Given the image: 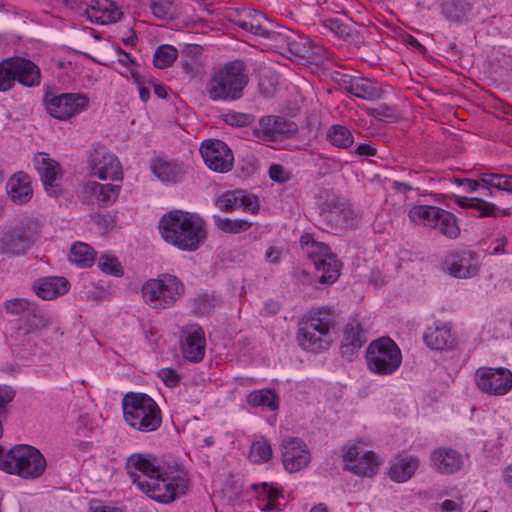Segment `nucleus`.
Returning a JSON list of instances; mask_svg holds the SVG:
<instances>
[{
  "instance_id": "1",
  "label": "nucleus",
  "mask_w": 512,
  "mask_h": 512,
  "mask_svg": "<svg viewBox=\"0 0 512 512\" xmlns=\"http://www.w3.org/2000/svg\"><path fill=\"white\" fill-rule=\"evenodd\" d=\"M127 473L134 484L149 498L170 503L189 488L187 471L178 463L159 466L150 454H133L126 463Z\"/></svg>"
},
{
  "instance_id": "2",
  "label": "nucleus",
  "mask_w": 512,
  "mask_h": 512,
  "mask_svg": "<svg viewBox=\"0 0 512 512\" xmlns=\"http://www.w3.org/2000/svg\"><path fill=\"white\" fill-rule=\"evenodd\" d=\"M204 221L197 215L181 210L164 214L159 221L162 238L182 251H195L206 238Z\"/></svg>"
},
{
  "instance_id": "3",
  "label": "nucleus",
  "mask_w": 512,
  "mask_h": 512,
  "mask_svg": "<svg viewBox=\"0 0 512 512\" xmlns=\"http://www.w3.org/2000/svg\"><path fill=\"white\" fill-rule=\"evenodd\" d=\"M247 83L243 62L231 61L213 70L205 88L212 101H235L242 97Z\"/></svg>"
},
{
  "instance_id": "4",
  "label": "nucleus",
  "mask_w": 512,
  "mask_h": 512,
  "mask_svg": "<svg viewBox=\"0 0 512 512\" xmlns=\"http://www.w3.org/2000/svg\"><path fill=\"white\" fill-rule=\"evenodd\" d=\"M47 466L44 455L34 446L18 444L8 452L0 449V469L26 480L39 478Z\"/></svg>"
},
{
  "instance_id": "5",
  "label": "nucleus",
  "mask_w": 512,
  "mask_h": 512,
  "mask_svg": "<svg viewBox=\"0 0 512 512\" xmlns=\"http://www.w3.org/2000/svg\"><path fill=\"white\" fill-rule=\"evenodd\" d=\"M126 422L141 432L156 431L162 423L161 411L157 403L144 393H127L122 400Z\"/></svg>"
},
{
  "instance_id": "6",
  "label": "nucleus",
  "mask_w": 512,
  "mask_h": 512,
  "mask_svg": "<svg viewBox=\"0 0 512 512\" xmlns=\"http://www.w3.org/2000/svg\"><path fill=\"white\" fill-rule=\"evenodd\" d=\"M185 287L175 275L163 273L157 278L147 280L142 286V295L146 303L155 309H166L183 296Z\"/></svg>"
},
{
  "instance_id": "7",
  "label": "nucleus",
  "mask_w": 512,
  "mask_h": 512,
  "mask_svg": "<svg viewBox=\"0 0 512 512\" xmlns=\"http://www.w3.org/2000/svg\"><path fill=\"white\" fill-rule=\"evenodd\" d=\"M303 253L312 261L319 275V282L332 284L339 277L340 264L327 244L317 242L310 234L300 238Z\"/></svg>"
},
{
  "instance_id": "8",
  "label": "nucleus",
  "mask_w": 512,
  "mask_h": 512,
  "mask_svg": "<svg viewBox=\"0 0 512 512\" xmlns=\"http://www.w3.org/2000/svg\"><path fill=\"white\" fill-rule=\"evenodd\" d=\"M401 362V351L397 344L389 337L376 339L367 347V367L374 374H393L399 368Z\"/></svg>"
},
{
  "instance_id": "9",
  "label": "nucleus",
  "mask_w": 512,
  "mask_h": 512,
  "mask_svg": "<svg viewBox=\"0 0 512 512\" xmlns=\"http://www.w3.org/2000/svg\"><path fill=\"white\" fill-rule=\"evenodd\" d=\"M408 217L417 225L437 229L447 238L455 239L460 235L456 217L449 211L429 205H415L410 208Z\"/></svg>"
},
{
  "instance_id": "10",
  "label": "nucleus",
  "mask_w": 512,
  "mask_h": 512,
  "mask_svg": "<svg viewBox=\"0 0 512 512\" xmlns=\"http://www.w3.org/2000/svg\"><path fill=\"white\" fill-rule=\"evenodd\" d=\"M33 87L40 83V69L30 60L14 57L0 62V91L12 88L14 82Z\"/></svg>"
},
{
  "instance_id": "11",
  "label": "nucleus",
  "mask_w": 512,
  "mask_h": 512,
  "mask_svg": "<svg viewBox=\"0 0 512 512\" xmlns=\"http://www.w3.org/2000/svg\"><path fill=\"white\" fill-rule=\"evenodd\" d=\"M356 218L351 204L339 196H327L320 206V221L327 231L338 233L351 228Z\"/></svg>"
},
{
  "instance_id": "12",
  "label": "nucleus",
  "mask_w": 512,
  "mask_h": 512,
  "mask_svg": "<svg viewBox=\"0 0 512 512\" xmlns=\"http://www.w3.org/2000/svg\"><path fill=\"white\" fill-rule=\"evenodd\" d=\"M480 266L478 255L469 249L451 251L442 262V270L458 279L475 277L480 271Z\"/></svg>"
},
{
  "instance_id": "13",
  "label": "nucleus",
  "mask_w": 512,
  "mask_h": 512,
  "mask_svg": "<svg viewBox=\"0 0 512 512\" xmlns=\"http://www.w3.org/2000/svg\"><path fill=\"white\" fill-rule=\"evenodd\" d=\"M475 381L478 389L482 392L503 396L512 389V372L504 367H482L476 371Z\"/></svg>"
},
{
  "instance_id": "14",
  "label": "nucleus",
  "mask_w": 512,
  "mask_h": 512,
  "mask_svg": "<svg viewBox=\"0 0 512 512\" xmlns=\"http://www.w3.org/2000/svg\"><path fill=\"white\" fill-rule=\"evenodd\" d=\"M89 98L80 93H63L52 97L46 102L47 112L55 119L65 121L85 111Z\"/></svg>"
},
{
  "instance_id": "15",
  "label": "nucleus",
  "mask_w": 512,
  "mask_h": 512,
  "mask_svg": "<svg viewBox=\"0 0 512 512\" xmlns=\"http://www.w3.org/2000/svg\"><path fill=\"white\" fill-rule=\"evenodd\" d=\"M39 233L36 221H28L4 234L0 240V251L10 255L23 254Z\"/></svg>"
},
{
  "instance_id": "16",
  "label": "nucleus",
  "mask_w": 512,
  "mask_h": 512,
  "mask_svg": "<svg viewBox=\"0 0 512 512\" xmlns=\"http://www.w3.org/2000/svg\"><path fill=\"white\" fill-rule=\"evenodd\" d=\"M298 133V125L279 116H264L253 129V134L264 141L292 138Z\"/></svg>"
},
{
  "instance_id": "17",
  "label": "nucleus",
  "mask_w": 512,
  "mask_h": 512,
  "mask_svg": "<svg viewBox=\"0 0 512 512\" xmlns=\"http://www.w3.org/2000/svg\"><path fill=\"white\" fill-rule=\"evenodd\" d=\"M200 154L206 166L215 172H228L233 166L231 149L221 140L207 139L202 142Z\"/></svg>"
},
{
  "instance_id": "18",
  "label": "nucleus",
  "mask_w": 512,
  "mask_h": 512,
  "mask_svg": "<svg viewBox=\"0 0 512 512\" xmlns=\"http://www.w3.org/2000/svg\"><path fill=\"white\" fill-rule=\"evenodd\" d=\"M91 173L102 180H121L122 167L117 157L105 147L95 148L88 159Z\"/></svg>"
},
{
  "instance_id": "19",
  "label": "nucleus",
  "mask_w": 512,
  "mask_h": 512,
  "mask_svg": "<svg viewBox=\"0 0 512 512\" xmlns=\"http://www.w3.org/2000/svg\"><path fill=\"white\" fill-rule=\"evenodd\" d=\"M281 455L283 466L290 473L304 469L311 461L308 446L296 437H286L282 440Z\"/></svg>"
},
{
  "instance_id": "20",
  "label": "nucleus",
  "mask_w": 512,
  "mask_h": 512,
  "mask_svg": "<svg viewBox=\"0 0 512 512\" xmlns=\"http://www.w3.org/2000/svg\"><path fill=\"white\" fill-rule=\"evenodd\" d=\"M80 3L74 6L69 0H64L66 5L77 8L87 16L91 22L106 25L120 20L121 11L110 0H79Z\"/></svg>"
},
{
  "instance_id": "21",
  "label": "nucleus",
  "mask_w": 512,
  "mask_h": 512,
  "mask_svg": "<svg viewBox=\"0 0 512 512\" xmlns=\"http://www.w3.org/2000/svg\"><path fill=\"white\" fill-rule=\"evenodd\" d=\"M345 469L361 477H373L379 462L374 452L363 451L357 446H352L343 456Z\"/></svg>"
},
{
  "instance_id": "22",
  "label": "nucleus",
  "mask_w": 512,
  "mask_h": 512,
  "mask_svg": "<svg viewBox=\"0 0 512 512\" xmlns=\"http://www.w3.org/2000/svg\"><path fill=\"white\" fill-rule=\"evenodd\" d=\"M183 356L194 363L201 361L205 354V336L198 324H188L181 330Z\"/></svg>"
},
{
  "instance_id": "23",
  "label": "nucleus",
  "mask_w": 512,
  "mask_h": 512,
  "mask_svg": "<svg viewBox=\"0 0 512 512\" xmlns=\"http://www.w3.org/2000/svg\"><path fill=\"white\" fill-rule=\"evenodd\" d=\"M300 325L304 326L306 336H309L310 340L311 331H317V333L331 336V332L336 327V317L331 309L321 307L308 312L303 317Z\"/></svg>"
},
{
  "instance_id": "24",
  "label": "nucleus",
  "mask_w": 512,
  "mask_h": 512,
  "mask_svg": "<svg viewBox=\"0 0 512 512\" xmlns=\"http://www.w3.org/2000/svg\"><path fill=\"white\" fill-rule=\"evenodd\" d=\"M35 167L38 170L42 184L48 195L57 197L62 193V188L57 180L60 176V166L46 154H39L35 160Z\"/></svg>"
},
{
  "instance_id": "25",
  "label": "nucleus",
  "mask_w": 512,
  "mask_h": 512,
  "mask_svg": "<svg viewBox=\"0 0 512 512\" xmlns=\"http://www.w3.org/2000/svg\"><path fill=\"white\" fill-rule=\"evenodd\" d=\"M120 185L111 183L101 184L96 181H86L83 184L82 195L88 203H98L108 206L115 202L120 192Z\"/></svg>"
},
{
  "instance_id": "26",
  "label": "nucleus",
  "mask_w": 512,
  "mask_h": 512,
  "mask_svg": "<svg viewBox=\"0 0 512 512\" xmlns=\"http://www.w3.org/2000/svg\"><path fill=\"white\" fill-rule=\"evenodd\" d=\"M423 341L429 348L439 351L453 349L456 345V338L451 332L450 325L440 321L427 327Z\"/></svg>"
},
{
  "instance_id": "27",
  "label": "nucleus",
  "mask_w": 512,
  "mask_h": 512,
  "mask_svg": "<svg viewBox=\"0 0 512 512\" xmlns=\"http://www.w3.org/2000/svg\"><path fill=\"white\" fill-rule=\"evenodd\" d=\"M430 460L432 467L441 474H453L459 471L464 458L457 450L449 447H440L432 451Z\"/></svg>"
},
{
  "instance_id": "28",
  "label": "nucleus",
  "mask_w": 512,
  "mask_h": 512,
  "mask_svg": "<svg viewBox=\"0 0 512 512\" xmlns=\"http://www.w3.org/2000/svg\"><path fill=\"white\" fill-rule=\"evenodd\" d=\"M70 283L65 277L49 276L36 281L33 289L44 300H53L68 292Z\"/></svg>"
},
{
  "instance_id": "29",
  "label": "nucleus",
  "mask_w": 512,
  "mask_h": 512,
  "mask_svg": "<svg viewBox=\"0 0 512 512\" xmlns=\"http://www.w3.org/2000/svg\"><path fill=\"white\" fill-rule=\"evenodd\" d=\"M342 88L346 92L368 101L379 99L382 95L381 88L367 78L357 77L343 80Z\"/></svg>"
},
{
  "instance_id": "30",
  "label": "nucleus",
  "mask_w": 512,
  "mask_h": 512,
  "mask_svg": "<svg viewBox=\"0 0 512 512\" xmlns=\"http://www.w3.org/2000/svg\"><path fill=\"white\" fill-rule=\"evenodd\" d=\"M6 191L11 201L18 205L27 203L33 194L29 177L22 172L10 177L6 184Z\"/></svg>"
},
{
  "instance_id": "31",
  "label": "nucleus",
  "mask_w": 512,
  "mask_h": 512,
  "mask_svg": "<svg viewBox=\"0 0 512 512\" xmlns=\"http://www.w3.org/2000/svg\"><path fill=\"white\" fill-rule=\"evenodd\" d=\"M368 340L367 331L358 320L352 319L344 330V341L341 346L342 354H353Z\"/></svg>"
},
{
  "instance_id": "32",
  "label": "nucleus",
  "mask_w": 512,
  "mask_h": 512,
  "mask_svg": "<svg viewBox=\"0 0 512 512\" xmlns=\"http://www.w3.org/2000/svg\"><path fill=\"white\" fill-rule=\"evenodd\" d=\"M289 35L290 40L284 56L295 60L309 61L313 59L316 52L311 41L295 31L289 33Z\"/></svg>"
},
{
  "instance_id": "33",
  "label": "nucleus",
  "mask_w": 512,
  "mask_h": 512,
  "mask_svg": "<svg viewBox=\"0 0 512 512\" xmlns=\"http://www.w3.org/2000/svg\"><path fill=\"white\" fill-rule=\"evenodd\" d=\"M152 171L158 179L165 183H176L180 181L185 174V168L182 163L165 159H157L154 161Z\"/></svg>"
},
{
  "instance_id": "34",
  "label": "nucleus",
  "mask_w": 512,
  "mask_h": 512,
  "mask_svg": "<svg viewBox=\"0 0 512 512\" xmlns=\"http://www.w3.org/2000/svg\"><path fill=\"white\" fill-rule=\"evenodd\" d=\"M51 324V318L44 312L33 311L22 318V325L18 329V336L29 338L31 333H38ZM30 341V339H27Z\"/></svg>"
},
{
  "instance_id": "35",
  "label": "nucleus",
  "mask_w": 512,
  "mask_h": 512,
  "mask_svg": "<svg viewBox=\"0 0 512 512\" xmlns=\"http://www.w3.org/2000/svg\"><path fill=\"white\" fill-rule=\"evenodd\" d=\"M419 467V459L416 456L402 457L393 463L389 469V477L395 482H406Z\"/></svg>"
},
{
  "instance_id": "36",
  "label": "nucleus",
  "mask_w": 512,
  "mask_h": 512,
  "mask_svg": "<svg viewBox=\"0 0 512 512\" xmlns=\"http://www.w3.org/2000/svg\"><path fill=\"white\" fill-rule=\"evenodd\" d=\"M297 340L299 345L306 351L318 353L327 350L331 344V336L311 331V340L306 336L304 326L299 327L297 332Z\"/></svg>"
},
{
  "instance_id": "37",
  "label": "nucleus",
  "mask_w": 512,
  "mask_h": 512,
  "mask_svg": "<svg viewBox=\"0 0 512 512\" xmlns=\"http://www.w3.org/2000/svg\"><path fill=\"white\" fill-rule=\"evenodd\" d=\"M480 181L488 194H491L490 188L512 194V174L482 173Z\"/></svg>"
},
{
  "instance_id": "38",
  "label": "nucleus",
  "mask_w": 512,
  "mask_h": 512,
  "mask_svg": "<svg viewBox=\"0 0 512 512\" xmlns=\"http://www.w3.org/2000/svg\"><path fill=\"white\" fill-rule=\"evenodd\" d=\"M327 139L335 147L347 149L354 143L351 131L343 125H333L327 130Z\"/></svg>"
},
{
  "instance_id": "39",
  "label": "nucleus",
  "mask_w": 512,
  "mask_h": 512,
  "mask_svg": "<svg viewBox=\"0 0 512 512\" xmlns=\"http://www.w3.org/2000/svg\"><path fill=\"white\" fill-rule=\"evenodd\" d=\"M94 249L82 242H77L71 247L70 260L81 267H90L95 261Z\"/></svg>"
},
{
  "instance_id": "40",
  "label": "nucleus",
  "mask_w": 512,
  "mask_h": 512,
  "mask_svg": "<svg viewBox=\"0 0 512 512\" xmlns=\"http://www.w3.org/2000/svg\"><path fill=\"white\" fill-rule=\"evenodd\" d=\"M247 403L252 407L267 406L271 410L278 409L277 395L271 389H260L250 392L247 396Z\"/></svg>"
},
{
  "instance_id": "41",
  "label": "nucleus",
  "mask_w": 512,
  "mask_h": 512,
  "mask_svg": "<svg viewBox=\"0 0 512 512\" xmlns=\"http://www.w3.org/2000/svg\"><path fill=\"white\" fill-rule=\"evenodd\" d=\"M269 21L260 13L255 12L251 15L249 20H240L238 26L246 31H249L257 36L266 37L269 32Z\"/></svg>"
},
{
  "instance_id": "42",
  "label": "nucleus",
  "mask_w": 512,
  "mask_h": 512,
  "mask_svg": "<svg viewBox=\"0 0 512 512\" xmlns=\"http://www.w3.org/2000/svg\"><path fill=\"white\" fill-rule=\"evenodd\" d=\"M289 33H293V30L286 27H280L278 30L269 29L266 38L269 40V45L272 48L284 55L290 40Z\"/></svg>"
},
{
  "instance_id": "43",
  "label": "nucleus",
  "mask_w": 512,
  "mask_h": 512,
  "mask_svg": "<svg viewBox=\"0 0 512 512\" xmlns=\"http://www.w3.org/2000/svg\"><path fill=\"white\" fill-rule=\"evenodd\" d=\"M177 55L178 52L175 47L171 45H161L154 53L153 63L155 67L165 69L176 60Z\"/></svg>"
},
{
  "instance_id": "44",
  "label": "nucleus",
  "mask_w": 512,
  "mask_h": 512,
  "mask_svg": "<svg viewBox=\"0 0 512 512\" xmlns=\"http://www.w3.org/2000/svg\"><path fill=\"white\" fill-rule=\"evenodd\" d=\"M471 208L479 213V217L498 218L508 215L507 210L500 209L496 204L477 198L470 202Z\"/></svg>"
},
{
  "instance_id": "45",
  "label": "nucleus",
  "mask_w": 512,
  "mask_h": 512,
  "mask_svg": "<svg viewBox=\"0 0 512 512\" xmlns=\"http://www.w3.org/2000/svg\"><path fill=\"white\" fill-rule=\"evenodd\" d=\"M272 457V448L268 441L264 438L253 442L250 449V459L253 462H267Z\"/></svg>"
},
{
  "instance_id": "46",
  "label": "nucleus",
  "mask_w": 512,
  "mask_h": 512,
  "mask_svg": "<svg viewBox=\"0 0 512 512\" xmlns=\"http://www.w3.org/2000/svg\"><path fill=\"white\" fill-rule=\"evenodd\" d=\"M217 227L226 233H240L248 230L252 223L244 219L216 218Z\"/></svg>"
},
{
  "instance_id": "47",
  "label": "nucleus",
  "mask_w": 512,
  "mask_h": 512,
  "mask_svg": "<svg viewBox=\"0 0 512 512\" xmlns=\"http://www.w3.org/2000/svg\"><path fill=\"white\" fill-rule=\"evenodd\" d=\"M242 198V190L227 191L217 198L216 205L222 211H231L239 208Z\"/></svg>"
},
{
  "instance_id": "48",
  "label": "nucleus",
  "mask_w": 512,
  "mask_h": 512,
  "mask_svg": "<svg viewBox=\"0 0 512 512\" xmlns=\"http://www.w3.org/2000/svg\"><path fill=\"white\" fill-rule=\"evenodd\" d=\"M149 6L153 15L158 19H172L174 7L170 0H151Z\"/></svg>"
},
{
  "instance_id": "49",
  "label": "nucleus",
  "mask_w": 512,
  "mask_h": 512,
  "mask_svg": "<svg viewBox=\"0 0 512 512\" xmlns=\"http://www.w3.org/2000/svg\"><path fill=\"white\" fill-rule=\"evenodd\" d=\"M99 267L101 271L106 274H111L117 277L123 275L121 264L115 257L108 255L101 256L99 260Z\"/></svg>"
},
{
  "instance_id": "50",
  "label": "nucleus",
  "mask_w": 512,
  "mask_h": 512,
  "mask_svg": "<svg viewBox=\"0 0 512 512\" xmlns=\"http://www.w3.org/2000/svg\"><path fill=\"white\" fill-rule=\"evenodd\" d=\"M16 391L8 385L0 386V416L8 414L7 405L15 398Z\"/></svg>"
},
{
  "instance_id": "51",
  "label": "nucleus",
  "mask_w": 512,
  "mask_h": 512,
  "mask_svg": "<svg viewBox=\"0 0 512 512\" xmlns=\"http://www.w3.org/2000/svg\"><path fill=\"white\" fill-rule=\"evenodd\" d=\"M224 121L228 125L242 127L251 123L252 116L239 112H231L224 116Z\"/></svg>"
},
{
  "instance_id": "52",
  "label": "nucleus",
  "mask_w": 512,
  "mask_h": 512,
  "mask_svg": "<svg viewBox=\"0 0 512 512\" xmlns=\"http://www.w3.org/2000/svg\"><path fill=\"white\" fill-rule=\"evenodd\" d=\"M181 68L183 72L190 78L197 77L202 72L199 61L193 57L181 60Z\"/></svg>"
},
{
  "instance_id": "53",
  "label": "nucleus",
  "mask_w": 512,
  "mask_h": 512,
  "mask_svg": "<svg viewBox=\"0 0 512 512\" xmlns=\"http://www.w3.org/2000/svg\"><path fill=\"white\" fill-rule=\"evenodd\" d=\"M30 302L24 298L10 299L5 303V308L8 313L17 315L23 311L30 309Z\"/></svg>"
},
{
  "instance_id": "54",
  "label": "nucleus",
  "mask_w": 512,
  "mask_h": 512,
  "mask_svg": "<svg viewBox=\"0 0 512 512\" xmlns=\"http://www.w3.org/2000/svg\"><path fill=\"white\" fill-rule=\"evenodd\" d=\"M213 308H214L213 299L210 298L208 295L199 296L197 299H195V303H194L195 313L201 314V315H207L212 311Z\"/></svg>"
},
{
  "instance_id": "55",
  "label": "nucleus",
  "mask_w": 512,
  "mask_h": 512,
  "mask_svg": "<svg viewBox=\"0 0 512 512\" xmlns=\"http://www.w3.org/2000/svg\"><path fill=\"white\" fill-rule=\"evenodd\" d=\"M263 491L267 494L268 502L263 506V511H271L276 509L275 500L280 495V491L276 487L269 486L266 482L260 484Z\"/></svg>"
},
{
  "instance_id": "56",
  "label": "nucleus",
  "mask_w": 512,
  "mask_h": 512,
  "mask_svg": "<svg viewBox=\"0 0 512 512\" xmlns=\"http://www.w3.org/2000/svg\"><path fill=\"white\" fill-rule=\"evenodd\" d=\"M452 7L455 12H450V17L455 21H461L464 16L471 10V5L466 0H454L452 2Z\"/></svg>"
},
{
  "instance_id": "57",
  "label": "nucleus",
  "mask_w": 512,
  "mask_h": 512,
  "mask_svg": "<svg viewBox=\"0 0 512 512\" xmlns=\"http://www.w3.org/2000/svg\"><path fill=\"white\" fill-rule=\"evenodd\" d=\"M93 222L99 226L102 233H107L114 226L113 217L110 214H94L92 216Z\"/></svg>"
},
{
  "instance_id": "58",
  "label": "nucleus",
  "mask_w": 512,
  "mask_h": 512,
  "mask_svg": "<svg viewBox=\"0 0 512 512\" xmlns=\"http://www.w3.org/2000/svg\"><path fill=\"white\" fill-rule=\"evenodd\" d=\"M243 198L241 202H239V208H242L245 211H250L255 213L259 209V201L257 197L246 193L242 190Z\"/></svg>"
},
{
  "instance_id": "59",
  "label": "nucleus",
  "mask_w": 512,
  "mask_h": 512,
  "mask_svg": "<svg viewBox=\"0 0 512 512\" xmlns=\"http://www.w3.org/2000/svg\"><path fill=\"white\" fill-rule=\"evenodd\" d=\"M158 376L168 387H175L179 383L178 374L171 368H163L159 370Z\"/></svg>"
},
{
  "instance_id": "60",
  "label": "nucleus",
  "mask_w": 512,
  "mask_h": 512,
  "mask_svg": "<svg viewBox=\"0 0 512 512\" xmlns=\"http://www.w3.org/2000/svg\"><path fill=\"white\" fill-rule=\"evenodd\" d=\"M325 26L338 36L344 37L348 35L347 26L340 23L337 19H328Z\"/></svg>"
},
{
  "instance_id": "61",
  "label": "nucleus",
  "mask_w": 512,
  "mask_h": 512,
  "mask_svg": "<svg viewBox=\"0 0 512 512\" xmlns=\"http://www.w3.org/2000/svg\"><path fill=\"white\" fill-rule=\"evenodd\" d=\"M269 176L273 181L278 183H285L288 180L281 165H271L269 168Z\"/></svg>"
},
{
  "instance_id": "62",
  "label": "nucleus",
  "mask_w": 512,
  "mask_h": 512,
  "mask_svg": "<svg viewBox=\"0 0 512 512\" xmlns=\"http://www.w3.org/2000/svg\"><path fill=\"white\" fill-rule=\"evenodd\" d=\"M281 255L282 251L279 248L270 247L265 254V259L271 264H277L281 259Z\"/></svg>"
},
{
  "instance_id": "63",
  "label": "nucleus",
  "mask_w": 512,
  "mask_h": 512,
  "mask_svg": "<svg viewBox=\"0 0 512 512\" xmlns=\"http://www.w3.org/2000/svg\"><path fill=\"white\" fill-rule=\"evenodd\" d=\"M356 153L361 156H374L376 155V149L371 144L362 143L357 147Z\"/></svg>"
},
{
  "instance_id": "64",
  "label": "nucleus",
  "mask_w": 512,
  "mask_h": 512,
  "mask_svg": "<svg viewBox=\"0 0 512 512\" xmlns=\"http://www.w3.org/2000/svg\"><path fill=\"white\" fill-rule=\"evenodd\" d=\"M441 507L442 512H461V507L453 500H445Z\"/></svg>"
}]
</instances>
